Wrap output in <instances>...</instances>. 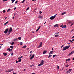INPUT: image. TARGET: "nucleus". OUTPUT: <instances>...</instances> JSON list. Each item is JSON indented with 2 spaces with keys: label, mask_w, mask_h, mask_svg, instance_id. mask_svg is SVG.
Segmentation results:
<instances>
[{
  "label": "nucleus",
  "mask_w": 74,
  "mask_h": 74,
  "mask_svg": "<svg viewBox=\"0 0 74 74\" xmlns=\"http://www.w3.org/2000/svg\"><path fill=\"white\" fill-rule=\"evenodd\" d=\"M70 47V45H69V46H66L64 47H63L62 50L63 51H65L66 49H67L68 48H69Z\"/></svg>",
  "instance_id": "f257e3e1"
},
{
  "label": "nucleus",
  "mask_w": 74,
  "mask_h": 74,
  "mask_svg": "<svg viewBox=\"0 0 74 74\" xmlns=\"http://www.w3.org/2000/svg\"><path fill=\"white\" fill-rule=\"evenodd\" d=\"M44 64V61L42 60L41 63H40L38 65V66H42Z\"/></svg>",
  "instance_id": "f03ea898"
},
{
  "label": "nucleus",
  "mask_w": 74,
  "mask_h": 74,
  "mask_svg": "<svg viewBox=\"0 0 74 74\" xmlns=\"http://www.w3.org/2000/svg\"><path fill=\"white\" fill-rule=\"evenodd\" d=\"M73 70V69H70L69 70H68L67 72H66V74H69V73H70L71 71H72Z\"/></svg>",
  "instance_id": "7ed1b4c3"
},
{
  "label": "nucleus",
  "mask_w": 74,
  "mask_h": 74,
  "mask_svg": "<svg viewBox=\"0 0 74 74\" xmlns=\"http://www.w3.org/2000/svg\"><path fill=\"white\" fill-rule=\"evenodd\" d=\"M8 28L6 29L4 32V33H5V34L7 33V32H8Z\"/></svg>",
  "instance_id": "20e7f679"
},
{
  "label": "nucleus",
  "mask_w": 74,
  "mask_h": 74,
  "mask_svg": "<svg viewBox=\"0 0 74 74\" xmlns=\"http://www.w3.org/2000/svg\"><path fill=\"white\" fill-rule=\"evenodd\" d=\"M40 19H43V16H39L38 17Z\"/></svg>",
  "instance_id": "39448f33"
},
{
  "label": "nucleus",
  "mask_w": 74,
  "mask_h": 74,
  "mask_svg": "<svg viewBox=\"0 0 74 74\" xmlns=\"http://www.w3.org/2000/svg\"><path fill=\"white\" fill-rule=\"evenodd\" d=\"M12 32V28L10 27L9 31H8V33H11Z\"/></svg>",
  "instance_id": "423d86ee"
},
{
  "label": "nucleus",
  "mask_w": 74,
  "mask_h": 74,
  "mask_svg": "<svg viewBox=\"0 0 74 74\" xmlns=\"http://www.w3.org/2000/svg\"><path fill=\"white\" fill-rule=\"evenodd\" d=\"M50 19L51 20H53V19H55V17L53 16H51L50 17Z\"/></svg>",
  "instance_id": "0eeeda50"
},
{
  "label": "nucleus",
  "mask_w": 74,
  "mask_h": 74,
  "mask_svg": "<svg viewBox=\"0 0 74 74\" xmlns=\"http://www.w3.org/2000/svg\"><path fill=\"white\" fill-rule=\"evenodd\" d=\"M7 50H8L9 51V52H10V51H12V50L11 49H10V48H8L7 49Z\"/></svg>",
  "instance_id": "6e6552de"
},
{
  "label": "nucleus",
  "mask_w": 74,
  "mask_h": 74,
  "mask_svg": "<svg viewBox=\"0 0 74 74\" xmlns=\"http://www.w3.org/2000/svg\"><path fill=\"white\" fill-rule=\"evenodd\" d=\"M34 54H33L32 56V57L30 58V59H32L33 58H34Z\"/></svg>",
  "instance_id": "1a4fd4ad"
},
{
  "label": "nucleus",
  "mask_w": 74,
  "mask_h": 74,
  "mask_svg": "<svg viewBox=\"0 0 74 74\" xmlns=\"http://www.w3.org/2000/svg\"><path fill=\"white\" fill-rule=\"evenodd\" d=\"M53 50L51 51L49 53V55H51V54H53Z\"/></svg>",
  "instance_id": "9d476101"
},
{
  "label": "nucleus",
  "mask_w": 74,
  "mask_h": 74,
  "mask_svg": "<svg viewBox=\"0 0 74 74\" xmlns=\"http://www.w3.org/2000/svg\"><path fill=\"white\" fill-rule=\"evenodd\" d=\"M40 27H41V26H39L37 30H36V32H38V31L39 30V29H40Z\"/></svg>",
  "instance_id": "9b49d317"
},
{
  "label": "nucleus",
  "mask_w": 74,
  "mask_h": 74,
  "mask_svg": "<svg viewBox=\"0 0 74 74\" xmlns=\"http://www.w3.org/2000/svg\"><path fill=\"white\" fill-rule=\"evenodd\" d=\"M58 24H56L54 25V27H58Z\"/></svg>",
  "instance_id": "f8f14e48"
},
{
  "label": "nucleus",
  "mask_w": 74,
  "mask_h": 74,
  "mask_svg": "<svg viewBox=\"0 0 74 74\" xmlns=\"http://www.w3.org/2000/svg\"><path fill=\"white\" fill-rule=\"evenodd\" d=\"M26 47H27L26 45H25L22 47V48H26Z\"/></svg>",
  "instance_id": "ddd939ff"
},
{
  "label": "nucleus",
  "mask_w": 74,
  "mask_h": 74,
  "mask_svg": "<svg viewBox=\"0 0 74 74\" xmlns=\"http://www.w3.org/2000/svg\"><path fill=\"white\" fill-rule=\"evenodd\" d=\"M12 70H13V69H10V70H9V72H11V71H12Z\"/></svg>",
  "instance_id": "4468645a"
},
{
  "label": "nucleus",
  "mask_w": 74,
  "mask_h": 74,
  "mask_svg": "<svg viewBox=\"0 0 74 74\" xmlns=\"http://www.w3.org/2000/svg\"><path fill=\"white\" fill-rule=\"evenodd\" d=\"M67 27V26L66 25H64L62 28H66Z\"/></svg>",
  "instance_id": "2eb2a0df"
},
{
  "label": "nucleus",
  "mask_w": 74,
  "mask_h": 74,
  "mask_svg": "<svg viewBox=\"0 0 74 74\" xmlns=\"http://www.w3.org/2000/svg\"><path fill=\"white\" fill-rule=\"evenodd\" d=\"M72 54H73V53L71 52V53H70L68 55V56H70V55H72Z\"/></svg>",
  "instance_id": "dca6fc26"
},
{
  "label": "nucleus",
  "mask_w": 74,
  "mask_h": 74,
  "mask_svg": "<svg viewBox=\"0 0 74 74\" xmlns=\"http://www.w3.org/2000/svg\"><path fill=\"white\" fill-rule=\"evenodd\" d=\"M46 52H47V51H44L43 52V54H45Z\"/></svg>",
  "instance_id": "f3484780"
},
{
  "label": "nucleus",
  "mask_w": 74,
  "mask_h": 74,
  "mask_svg": "<svg viewBox=\"0 0 74 74\" xmlns=\"http://www.w3.org/2000/svg\"><path fill=\"white\" fill-rule=\"evenodd\" d=\"M66 12H63L61 14V15H64V14H66Z\"/></svg>",
  "instance_id": "a211bd4d"
},
{
  "label": "nucleus",
  "mask_w": 74,
  "mask_h": 74,
  "mask_svg": "<svg viewBox=\"0 0 74 74\" xmlns=\"http://www.w3.org/2000/svg\"><path fill=\"white\" fill-rule=\"evenodd\" d=\"M54 36L55 37H58V36H59V35H56Z\"/></svg>",
  "instance_id": "6ab92c4d"
},
{
  "label": "nucleus",
  "mask_w": 74,
  "mask_h": 74,
  "mask_svg": "<svg viewBox=\"0 0 74 74\" xmlns=\"http://www.w3.org/2000/svg\"><path fill=\"white\" fill-rule=\"evenodd\" d=\"M18 39L19 40H21V37H19L18 38Z\"/></svg>",
  "instance_id": "aec40b11"
},
{
  "label": "nucleus",
  "mask_w": 74,
  "mask_h": 74,
  "mask_svg": "<svg viewBox=\"0 0 74 74\" xmlns=\"http://www.w3.org/2000/svg\"><path fill=\"white\" fill-rule=\"evenodd\" d=\"M3 13H5V12H6V11H5V10H3Z\"/></svg>",
  "instance_id": "412c9836"
},
{
  "label": "nucleus",
  "mask_w": 74,
  "mask_h": 74,
  "mask_svg": "<svg viewBox=\"0 0 74 74\" xmlns=\"http://www.w3.org/2000/svg\"><path fill=\"white\" fill-rule=\"evenodd\" d=\"M69 60H70V58L67 59V60H66V62H67V61H69Z\"/></svg>",
  "instance_id": "4be33fe9"
},
{
  "label": "nucleus",
  "mask_w": 74,
  "mask_h": 74,
  "mask_svg": "<svg viewBox=\"0 0 74 74\" xmlns=\"http://www.w3.org/2000/svg\"><path fill=\"white\" fill-rule=\"evenodd\" d=\"M18 40L17 38H16V39H14V41H16V40Z\"/></svg>",
  "instance_id": "5701e85b"
},
{
  "label": "nucleus",
  "mask_w": 74,
  "mask_h": 74,
  "mask_svg": "<svg viewBox=\"0 0 74 74\" xmlns=\"http://www.w3.org/2000/svg\"><path fill=\"white\" fill-rule=\"evenodd\" d=\"M8 21H7L6 23H4V25H6L7 23H8Z\"/></svg>",
  "instance_id": "b1692460"
},
{
  "label": "nucleus",
  "mask_w": 74,
  "mask_h": 74,
  "mask_svg": "<svg viewBox=\"0 0 74 74\" xmlns=\"http://www.w3.org/2000/svg\"><path fill=\"white\" fill-rule=\"evenodd\" d=\"M3 54L4 56H6L7 55V53H3Z\"/></svg>",
  "instance_id": "393cba45"
},
{
  "label": "nucleus",
  "mask_w": 74,
  "mask_h": 74,
  "mask_svg": "<svg viewBox=\"0 0 74 74\" xmlns=\"http://www.w3.org/2000/svg\"><path fill=\"white\" fill-rule=\"evenodd\" d=\"M10 10H11V9H8L7 10V12H9V11H10Z\"/></svg>",
  "instance_id": "a878e982"
},
{
  "label": "nucleus",
  "mask_w": 74,
  "mask_h": 74,
  "mask_svg": "<svg viewBox=\"0 0 74 74\" xmlns=\"http://www.w3.org/2000/svg\"><path fill=\"white\" fill-rule=\"evenodd\" d=\"M25 0H23L22 2H21V3L23 4V3H24L25 2Z\"/></svg>",
  "instance_id": "bb28decb"
},
{
  "label": "nucleus",
  "mask_w": 74,
  "mask_h": 74,
  "mask_svg": "<svg viewBox=\"0 0 74 74\" xmlns=\"http://www.w3.org/2000/svg\"><path fill=\"white\" fill-rule=\"evenodd\" d=\"M41 47V46L40 45H39V46H38V48H40V47Z\"/></svg>",
  "instance_id": "cd10ccee"
},
{
  "label": "nucleus",
  "mask_w": 74,
  "mask_h": 74,
  "mask_svg": "<svg viewBox=\"0 0 74 74\" xmlns=\"http://www.w3.org/2000/svg\"><path fill=\"white\" fill-rule=\"evenodd\" d=\"M12 3H13L14 1H15V0H11Z\"/></svg>",
  "instance_id": "c85d7f7f"
},
{
  "label": "nucleus",
  "mask_w": 74,
  "mask_h": 74,
  "mask_svg": "<svg viewBox=\"0 0 74 74\" xmlns=\"http://www.w3.org/2000/svg\"><path fill=\"white\" fill-rule=\"evenodd\" d=\"M52 56V55H49V56H48V58H50V57H51V56Z\"/></svg>",
  "instance_id": "c756f323"
},
{
  "label": "nucleus",
  "mask_w": 74,
  "mask_h": 74,
  "mask_svg": "<svg viewBox=\"0 0 74 74\" xmlns=\"http://www.w3.org/2000/svg\"><path fill=\"white\" fill-rule=\"evenodd\" d=\"M21 60H22V59H20L19 60H18V62H21Z\"/></svg>",
  "instance_id": "7c9ffc66"
},
{
  "label": "nucleus",
  "mask_w": 74,
  "mask_h": 74,
  "mask_svg": "<svg viewBox=\"0 0 74 74\" xmlns=\"http://www.w3.org/2000/svg\"><path fill=\"white\" fill-rule=\"evenodd\" d=\"M42 45V42H41V43L40 44V45L41 46Z\"/></svg>",
  "instance_id": "2f4dec72"
},
{
  "label": "nucleus",
  "mask_w": 74,
  "mask_h": 74,
  "mask_svg": "<svg viewBox=\"0 0 74 74\" xmlns=\"http://www.w3.org/2000/svg\"><path fill=\"white\" fill-rule=\"evenodd\" d=\"M10 47L11 48H12V49H13V46H10Z\"/></svg>",
  "instance_id": "473e14b6"
},
{
  "label": "nucleus",
  "mask_w": 74,
  "mask_h": 74,
  "mask_svg": "<svg viewBox=\"0 0 74 74\" xmlns=\"http://www.w3.org/2000/svg\"><path fill=\"white\" fill-rule=\"evenodd\" d=\"M63 68H62L61 69H60V71H63Z\"/></svg>",
  "instance_id": "72a5a7b5"
},
{
  "label": "nucleus",
  "mask_w": 74,
  "mask_h": 74,
  "mask_svg": "<svg viewBox=\"0 0 74 74\" xmlns=\"http://www.w3.org/2000/svg\"><path fill=\"white\" fill-rule=\"evenodd\" d=\"M14 44V42H12V43H11L10 44H11V45H13V44Z\"/></svg>",
  "instance_id": "f704fd0d"
},
{
  "label": "nucleus",
  "mask_w": 74,
  "mask_h": 74,
  "mask_svg": "<svg viewBox=\"0 0 74 74\" xmlns=\"http://www.w3.org/2000/svg\"><path fill=\"white\" fill-rule=\"evenodd\" d=\"M56 55H53V58H55V56H56Z\"/></svg>",
  "instance_id": "c9c22d12"
},
{
  "label": "nucleus",
  "mask_w": 74,
  "mask_h": 74,
  "mask_svg": "<svg viewBox=\"0 0 74 74\" xmlns=\"http://www.w3.org/2000/svg\"><path fill=\"white\" fill-rule=\"evenodd\" d=\"M19 61H16V63H19Z\"/></svg>",
  "instance_id": "e433bc0d"
},
{
  "label": "nucleus",
  "mask_w": 74,
  "mask_h": 74,
  "mask_svg": "<svg viewBox=\"0 0 74 74\" xmlns=\"http://www.w3.org/2000/svg\"><path fill=\"white\" fill-rule=\"evenodd\" d=\"M69 65L68 64L66 65V67H69Z\"/></svg>",
  "instance_id": "4c0bfd02"
},
{
  "label": "nucleus",
  "mask_w": 74,
  "mask_h": 74,
  "mask_svg": "<svg viewBox=\"0 0 74 74\" xmlns=\"http://www.w3.org/2000/svg\"><path fill=\"white\" fill-rule=\"evenodd\" d=\"M17 3H18V1H16L15 2V4H17Z\"/></svg>",
  "instance_id": "58836bf2"
},
{
  "label": "nucleus",
  "mask_w": 74,
  "mask_h": 74,
  "mask_svg": "<svg viewBox=\"0 0 74 74\" xmlns=\"http://www.w3.org/2000/svg\"><path fill=\"white\" fill-rule=\"evenodd\" d=\"M73 24H74V23H72L71 24V25H70V26H72V25H73Z\"/></svg>",
  "instance_id": "ea45409f"
},
{
  "label": "nucleus",
  "mask_w": 74,
  "mask_h": 74,
  "mask_svg": "<svg viewBox=\"0 0 74 74\" xmlns=\"http://www.w3.org/2000/svg\"><path fill=\"white\" fill-rule=\"evenodd\" d=\"M20 45H22L23 44V43H22V42H21L20 43Z\"/></svg>",
  "instance_id": "a19ab883"
},
{
  "label": "nucleus",
  "mask_w": 74,
  "mask_h": 74,
  "mask_svg": "<svg viewBox=\"0 0 74 74\" xmlns=\"http://www.w3.org/2000/svg\"><path fill=\"white\" fill-rule=\"evenodd\" d=\"M33 66H34V65H30V67H33Z\"/></svg>",
  "instance_id": "79ce46f5"
},
{
  "label": "nucleus",
  "mask_w": 74,
  "mask_h": 74,
  "mask_svg": "<svg viewBox=\"0 0 74 74\" xmlns=\"http://www.w3.org/2000/svg\"><path fill=\"white\" fill-rule=\"evenodd\" d=\"M29 7H28L27 8V9H26L27 11V10H29Z\"/></svg>",
  "instance_id": "37998d69"
},
{
  "label": "nucleus",
  "mask_w": 74,
  "mask_h": 74,
  "mask_svg": "<svg viewBox=\"0 0 74 74\" xmlns=\"http://www.w3.org/2000/svg\"><path fill=\"white\" fill-rule=\"evenodd\" d=\"M7 1V0H3V1L4 2V1Z\"/></svg>",
  "instance_id": "c03bdc74"
},
{
  "label": "nucleus",
  "mask_w": 74,
  "mask_h": 74,
  "mask_svg": "<svg viewBox=\"0 0 74 74\" xmlns=\"http://www.w3.org/2000/svg\"><path fill=\"white\" fill-rule=\"evenodd\" d=\"M63 46H64V45H63L61 47V48H63Z\"/></svg>",
  "instance_id": "a18cd8bd"
},
{
  "label": "nucleus",
  "mask_w": 74,
  "mask_h": 74,
  "mask_svg": "<svg viewBox=\"0 0 74 74\" xmlns=\"http://www.w3.org/2000/svg\"><path fill=\"white\" fill-rule=\"evenodd\" d=\"M56 15L57 14H56L53 17H54V18H55V17L56 16Z\"/></svg>",
  "instance_id": "49530a36"
},
{
  "label": "nucleus",
  "mask_w": 74,
  "mask_h": 74,
  "mask_svg": "<svg viewBox=\"0 0 74 74\" xmlns=\"http://www.w3.org/2000/svg\"><path fill=\"white\" fill-rule=\"evenodd\" d=\"M59 32H58V33H56L55 34H59Z\"/></svg>",
  "instance_id": "de8ad7c7"
},
{
  "label": "nucleus",
  "mask_w": 74,
  "mask_h": 74,
  "mask_svg": "<svg viewBox=\"0 0 74 74\" xmlns=\"http://www.w3.org/2000/svg\"><path fill=\"white\" fill-rule=\"evenodd\" d=\"M69 41L71 42V41H71V40H69Z\"/></svg>",
  "instance_id": "09e8293b"
},
{
  "label": "nucleus",
  "mask_w": 74,
  "mask_h": 74,
  "mask_svg": "<svg viewBox=\"0 0 74 74\" xmlns=\"http://www.w3.org/2000/svg\"><path fill=\"white\" fill-rule=\"evenodd\" d=\"M57 69H59V66H57Z\"/></svg>",
  "instance_id": "8fccbe9b"
},
{
  "label": "nucleus",
  "mask_w": 74,
  "mask_h": 74,
  "mask_svg": "<svg viewBox=\"0 0 74 74\" xmlns=\"http://www.w3.org/2000/svg\"><path fill=\"white\" fill-rule=\"evenodd\" d=\"M39 12H40V13L41 14L42 13V12L40 11Z\"/></svg>",
  "instance_id": "3c124183"
},
{
  "label": "nucleus",
  "mask_w": 74,
  "mask_h": 74,
  "mask_svg": "<svg viewBox=\"0 0 74 74\" xmlns=\"http://www.w3.org/2000/svg\"><path fill=\"white\" fill-rule=\"evenodd\" d=\"M22 57H23V56H21V57H20V59L21 58H22Z\"/></svg>",
  "instance_id": "603ef678"
},
{
  "label": "nucleus",
  "mask_w": 74,
  "mask_h": 74,
  "mask_svg": "<svg viewBox=\"0 0 74 74\" xmlns=\"http://www.w3.org/2000/svg\"><path fill=\"white\" fill-rule=\"evenodd\" d=\"M7 73H8V72H10L9 71V70H8V71H6Z\"/></svg>",
  "instance_id": "864d4df0"
},
{
  "label": "nucleus",
  "mask_w": 74,
  "mask_h": 74,
  "mask_svg": "<svg viewBox=\"0 0 74 74\" xmlns=\"http://www.w3.org/2000/svg\"><path fill=\"white\" fill-rule=\"evenodd\" d=\"M31 74H35V73H33Z\"/></svg>",
  "instance_id": "5fc2aeb1"
},
{
  "label": "nucleus",
  "mask_w": 74,
  "mask_h": 74,
  "mask_svg": "<svg viewBox=\"0 0 74 74\" xmlns=\"http://www.w3.org/2000/svg\"><path fill=\"white\" fill-rule=\"evenodd\" d=\"M14 18H15V16H14V17H13L12 19H14Z\"/></svg>",
  "instance_id": "6e6d98bb"
},
{
  "label": "nucleus",
  "mask_w": 74,
  "mask_h": 74,
  "mask_svg": "<svg viewBox=\"0 0 74 74\" xmlns=\"http://www.w3.org/2000/svg\"><path fill=\"white\" fill-rule=\"evenodd\" d=\"M13 74H16V73H14V72H13Z\"/></svg>",
  "instance_id": "4d7b16f0"
},
{
  "label": "nucleus",
  "mask_w": 74,
  "mask_h": 74,
  "mask_svg": "<svg viewBox=\"0 0 74 74\" xmlns=\"http://www.w3.org/2000/svg\"><path fill=\"white\" fill-rule=\"evenodd\" d=\"M3 45V44H0V45H1V46Z\"/></svg>",
  "instance_id": "13d9d810"
},
{
  "label": "nucleus",
  "mask_w": 74,
  "mask_h": 74,
  "mask_svg": "<svg viewBox=\"0 0 74 74\" xmlns=\"http://www.w3.org/2000/svg\"><path fill=\"white\" fill-rule=\"evenodd\" d=\"M72 53H74V51H72Z\"/></svg>",
  "instance_id": "bf43d9fd"
},
{
  "label": "nucleus",
  "mask_w": 74,
  "mask_h": 74,
  "mask_svg": "<svg viewBox=\"0 0 74 74\" xmlns=\"http://www.w3.org/2000/svg\"><path fill=\"white\" fill-rule=\"evenodd\" d=\"M45 23H46V22H45L44 23V25H45Z\"/></svg>",
  "instance_id": "052dcab7"
},
{
  "label": "nucleus",
  "mask_w": 74,
  "mask_h": 74,
  "mask_svg": "<svg viewBox=\"0 0 74 74\" xmlns=\"http://www.w3.org/2000/svg\"><path fill=\"white\" fill-rule=\"evenodd\" d=\"M71 42L72 43H73V42H74L71 41Z\"/></svg>",
  "instance_id": "680f3d73"
},
{
  "label": "nucleus",
  "mask_w": 74,
  "mask_h": 74,
  "mask_svg": "<svg viewBox=\"0 0 74 74\" xmlns=\"http://www.w3.org/2000/svg\"><path fill=\"white\" fill-rule=\"evenodd\" d=\"M72 41H74V39H72Z\"/></svg>",
  "instance_id": "e2e57ef3"
},
{
  "label": "nucleus",
  "mask_w": 74,
  "mask_h": 74,
  "mask_svg": "<svg viewBox=\"0 0 74 74\" xmlns=\"http://www.w3.org/2000/svg\"><path fill=\"white\" fill-rule=\"evenodd\" d=\"M32 50L30 52V53H32Z\"/></svg>",
  "instance_id": "0e129e2a"
},
{
  "label": "nucleus",
  "mask_w": 74,
  "mask_h": 74,
  "mask_svg": "<svg viewBox=\"0 0 74 74\" xmlns=\"http://www.w3.org/2000/svg\"><path fill=\"white\" fill-rule=\"evenodd\" d=\"M16 7H15L14 8V10H15V9H16Z\"/></svg>",
  "instance_id": "69168bd1"
},
{
  "label": "nucleus",
  "mask_w": 74,
  "mask_h": 74,
  "mask_svg": "<svg viewBox=\"0 0 74 74\" xmlns=\"http://www.w3.org/2000/svg\"><path fill=\"white\" fill-rule=\"evenodd\" d=\"M7 17H6L5 18V19H7Z\"/></svg>",
  "instance_id": "338daca9"
},
{
  "label": "nucleus",
  "mask_w": 74,
  "mask_h": 74,
  "mask_svg": "<svg viewBox=\"0 0 74 74\" xmlns=\"http://www.w3.org/2000/svg\"><path fill=\"white\" fill-rule=\"evenodd\" d=\"M73 60H74V58H73Z\"/></svg>",
  "instance_id": "774afa93"
}]
</instances>
